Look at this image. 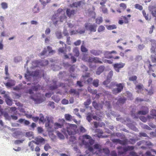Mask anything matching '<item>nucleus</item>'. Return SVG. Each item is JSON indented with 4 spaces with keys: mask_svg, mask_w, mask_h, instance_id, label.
<instances>
[{
    "mask_svg": "<svg viewBox=\"0 0 156 156\" xmlns=\"http://www.w3.org/2000/svg\"><path fill=\"white\" fill-rule=\"evenodd\" d=\"M58 122H55L53 124V128L55 129L61 128L63 127L65 120L63 119H59Z\"/></svg>",
    "mask_w": 156,
    "mask_h": 156,
    "instance_id": "5",
    "label": "nucleus"
},
{
    "mask_svg": "<svg viewBox=\"0 0 156 156\" xmlns=\"http://www.w3.org/2000/svg\"><path fill=\"white\" fill-rule=\"evenodd\" d=\"M105 67L103 66H100L97 69L96 74L98 75H100L104 70Z\"/></svg>",
    "mask_w": 156,
    "mask_h": 156,
    "instance_id": "21",
    "label": "nucleus"
},
{
    "mask_svg": "<svg viewBox=\"0 0 156 156\" xmlns=\"http://www.w3.org/2000/svg\"><path fill=\"white\" fill-rule=\"evenodd\" d=\"M34 143L33 140L30 142L28 143V146L30 147L31 151H34L35 145L34 144Z\"/></svg>",
    "mask_w": 156,
    "mask_h": 156,
    "instance_id": "30",
    "label": "nucleus"
},
{
    "mask_svg": "<svg viewBox=\"0 0 156 156\" xmlns=\"http://www.w3.org/2000/svg\"><path fill=\"white\" fill-rule=\"evenodd\" d=\"M119 6L122 8L123 10L125 9L127 7L126 5L124 3H121L120 4Z\"/></svg>",
    "mask_w": 156,
    "mask_h": 156,
    "instance_id": "58",
    "label": "nucleus"
},
{
    "mask_svg": "<svg viewBox=\"0 0 156 156\" xmlns=\"http://www.w3.org/2000/svg\"><path fill=\"white\" fill-rule=\"evenodd\" d=\"M127 142V140L125 139L123 140H120L119 144L122 145H126Z\"/></svg>",
    "mask_w": 156,
    "mask_h": 156,
    "instance_id": "51",
    "label": "nucleus"
},
{
    "mask_svg": "<svg viewBox=\"0 0 156 156\" xmlns=\"http://www.w3.org/2000/svg\"><path fill=\"white\" fill-rule=\"evenodd\" d=\"M58 16L57 14L56 15L55 14L53 15L51 18V20L53 22V24L55 25L57 24L58 21V20H57Z\"/></svg>",
    "mask_w": 156,
    "mask_h": 156,
    "instance_id": "19",
    "label": "nucleus"
},
{
    "mask_svg": "<svg viewBox=\"0 0 156 156\" xmlns=\"http://www.w3.org/2000/svg\"><path fill=\"white\" fill-rule=\"evenodd\" d=\"M123 151H118V153L119 155H122L125 154L128 151H132L134 149V147L133 146H128L123 148Z\"/></svg>",
    "mask_w": 156,
    "mask_h": 156,
    "instance_id": "7",
    "label": "nucleus"
},
{
    "mask_svg": "<svg viewBox=\"0 0 156 156\" xmlns=\"http://www.w3.org/2000/svg\"><path fill=\"white\" fill-rule=\"evenodd\" d=\"M88 91L93 94H95L97 93L96 90H93L90 87H88L87 88Z\"/></svg>",
    "mask_w": 156,
    "mask_h": 156,
    "instance_id": "33",
    "label": "nucleus"
},
{
    "mask_svg": "<svg viewBox=\"0 0 156 156\" xmlns=\"http://www.w3.org/2000/svg\"><path fill=\"white\" fill-rule=\"evenodd\" d=\"M18 122L21 123L24 122V125H28L30 123L29 121L22 119H20L18 120Z\"/></svg>",
    "mask_w": 156,
    "mask_h": 156,
    "instance_id": "27",
    "label": "nucleus"
},
{
    "mask_svg": "<svg viewBox=\"0 0 156 156\" xmlns=\"http://www.w3.org/2000/svg\"><path fill=\"white\" fill-rule=\"evenodd\" d=\"M126 100V98H120L118 99L116 104H123L125 102Z\"/></svg>",
    "mask_w": 156,
    "mask_h": 156,
    "instance_id": "29",
    "label": "nucleus"
},
{
    "mask_svg": "<svg viewBox=\"0 0 156 156\" xmlns=\"http://www.w3.org/2000/svg\"><path fill=\"white\" fill-rule=\"evenodd\" d=\"M114 53L116 54L117 52L115 51H106L104 53V55L105 58L110 59L113 58V56L112 55V54Z\"/></svg>",
    "mask_w": 156,
    "mask_h": 156,
    "instance_id": "9",
    "label": "nucleus"
},
{
    "mask_svg": "<svg viewBox=\"0 0 156 156\" xmlns=\"http://www.w3.org/2000/svg\"><path fill=\"white\" fill-rule=\"evenodd\" d=\"M76 11L74 9L67 8L66 10L67 16L70 18L73 17L76 13Z\"/></svg>",
    "mask_w": 156,
    "mask_h": 156,
    "instance_id": "10",
    "label": "nucleus"
},
{
    "mask_svg": "<svg viewBox=\"0 0 156 156\" xmlns=\"http://www.w3.org/2000/svg\"><path fill=\"white\" fill-rule=\"evenodd\" d=\"M137 77L136 76H133L129 78V80L130 81H136L137 79Z\"/></svg>",
    "mask_w": 156,
    "mask_h": 156,
    "instance_id": "40",
    "label": "nucleus"
},
{
    "mask_svg": "<svg viewBox=\"0 0 156 156\" xmlns=\"http://www.w3.org/2000/svg\"><path fill=\"white\" fill-rule=\"evenodd\" d=\"M86 29L90 32H95L96 31L97 25L95 24H92L90 23H86L85 24Z\"/></svg>",
    "mask_w": 156,
    "mask_h": 156,
    "instance_id": "6",
    "label": "nucleus"
},
{
    "mask_svg": "<svg viewBox=\"0 0 156 156\" xmlns=\"http://www.w3.org/2000/svg\"><path fill=\"white\" fill-rule=\"evenodd\" d=\"M73 52L74 54V56L76 57H78L80 55L79 51L78 48L75 47L73 49Z\"/></svg>",
    "mask_w": 156,
    "mask_h": 156,
    "instance_id": "25",
    "label": "nucleus"
},
{
    "mask_svg": "<svg viewBox=\"0 0 156 156\" xmlns=\"http://www.w3.org/2000/svg\"><path fill=\"white\" fill-rule=\"evenodd\" d=\"M150 115L153 116L154 117H156V110L152 109L150 111Z\"/></svg>",
    "mask_w": 156,
    "mask_h": 156,
    "instance_id": "48",
    "label": "nucleus"
},
{
    "mask_svg": "<svg viewBox=\"0 0 156 156\" xmlns=\"http://www.w3.org/2000/svg\"><path fill=\"white\" fill-rule=\"evenodd\" d=\"M47 49L48 51H49V54H53L55 52V51L54 50H52V48L49 46L47 47Z\"/></svg>",
    "mask_w": 156,
    "mask_h": 156,
    "instance_id": "42",
    "label": "nucleus"
},
{
    "mask_svg": "<svg viewBox=\"0 0 156 156\" xmlns=\"http://www.w3.org/2000/svg\"><path fill=\"white\" fill-rule=\"evenodd\" d=\"M134 6L135 8L137 9H138L140 10H142L143 9V7L142 6V5L138 4H135Z\"/></svg>",
    "mask_w": 156,
    "mask_h": 156,
    "instance_id": "43",
    "label": "nucleus"
},
{
    "mask_svg": "<svg viewBox=\"0 0 156 156\" xmlns=\"http://www.w3.org/2000/svg\"><path fill=\"white\" fill-rule=\"evenodd\" d=\"M110 81L111 80L107 78L106 80L103 82V84L104 85H106L107 87V86H108V85L110 83Z\"/></svg>",
    "mask_w": 156,
    "mask_h": 156,
    "instance_id": "52",
    "label": "nucleus"
},
{
    "mask_svg": "<svg viewBox=\"0 0 156 156\" xmlns=\"http://www.w3.org/2000/svg\"><path fill=\"white\" fill-rule=\"evenodd\" d=\"M124 86V83H119L116 84L117 88H115L112 90L113 93L115 94H116L121 92L123 90Z\"/></svg>",
    "mask_w": 156,
    "mask_h": 156,
    "instance_id": "4",
    "label": "nucleus"
},
{
    "mask_svg": "<svg viewBox=\"0 0 156 156\" xmlns=\"http://www.w3.org/2000/svg\"><path fill=\"white\" fill-rule=\"evenodd\" d=\"M1 5L2 8L4 9H6L8 8V5L7 3L5 2H2Z\"/></svg>",
    "mask_w": 156,
    "mask_h": 156,
    "instance_id": "50",
    "label": "nucleus"
},
{
    "mask_svg": "<svg viewBox=\"0 0 156 156\" xmlns=\"http://www.w3.org/2000/svg\"><path fill=\"white\" fill-rule=\"evenodd\" d=\"M151 59L153 63H156V57L154 55H151Z\"/></svg>",
    "mask_w": 156,
    "mask_h": 156,
    "instance_id": "55",
    "label": "nucleus"
},
{
    "mask_svg": "<svg viewBox=\"0 0 156 156\" xmlns=\"http://www.w3.org/2000/svg\"><path fill=\"white\" fill-rule=\"evenodd\" d=\"M69 55L71 56V61L72 62V63H74L76 62V58L75 57H74V56H72V53L69 54Z\"/></svg>",
    "mask_w": 156,
    "mask_h": 156,
    "instance_id": "54",
    "label": "nucleus"
},
{
    "mask_svg": "<svg viewBox=\"0 0 156 156\" xmlns=\"http://www.w3.org/2000/svg\"><path fill=\"white\" fill-rule=\"evenodd\" d=\"M144 91L147 95H151L154 94V90L153 87L151 86V89L149 90L146 89H144Z\"/></svg>",
    "mask_w": 156,
    "mask_h": 156,
    "instance_id": "20",
    "label": "nucleus"
},
{
    "mask_svg": "<svg viewBox=\"0 0 156 156\" xmlns=\"http://www.w3.org/2000/svg\"><path fill=\"white\" fill-rule=\"evenodd\" d=\"M57 135L58 137L61 139H63L64 138V136L59 131L57 132Z\"/></svg>",
    "mask_w": 156,
    "mask_h": 156,
    "instance_id": "62",
    "label": "nucleus"
},
{
    "mask_svg": "<svg viewBox=\"0 0 156 156\" xmlns=\"http://www.w3.org/2000/svg\"><path fill=\"white\" fill-rule=\"evenodd\" d=\"M82 1H80L77 2H75L70 5V6L71 7L78 8L80 6Z\"/></svg>",
    "mask_w": 156,
    "mask_h": 156,
    "instance_id": "18",
    "label": "nucleus"
},
{
    "mask_svg": "<svg viewBox=\"0 0 156 156\" xmlns=\"http://www.w3.org/2000/svg\"><path fill=\"white\" fill-rule=\"evenodd\" d=\"M93 63L96 64H102L103 62L101 60V59L97 57H94Z\"/></svg>",
    "mask_w": 156,
    "mask_h": 156,
    "instance_id": "28",
    "label": "nucleus"
},
{
    "mask_svg": "<svg viewBox=\"0 0 156 156\" xmlns=\"http://www.w3.org/2000/svg\"><path fill=\"white\" fill-rule=\"evenodd\" d=\"M137 145L138 146L142 145L144 146H150L151 145V143L150 142L144 140H140L137 143Z\"/></svg>",
    "mask_w": 156,
    "mask_h": 156,
    "instance_id": "15",
    "label": "nucleus"
},
{
    "mask_svg": "<svg viewBox=\"0 0 156 156\" xmlns=\"http://www.w3.org/2000/svg\"><path fill=\"white\" fill-rule=\"evenodd\" d=\"M102 151V152L106 155H108L110 154V151L108 148H103L102 150H101Z\"/></svg>",
    "mask_w": 156,
    "mask_h": 156,
    "instance_id": "41",
    "label": "nucleus"
},
{
    "mask_svg": "<svg viewBox=\"0 0 156 156\" xmlns=\"http://www.w3.org/2000/svg\"><path fill=\"white\" fill-rule=\"evenodd\" d=\"M33 90L35 91H37L38 90H40V89L43 90V87L41 86L39 84L37 85V86H33L32 87Z\"/></svg>",
    "mask_w": 156,
    "mask_h": 156,
    "instance_id": "24",
    "label": "nucleus"
},
{
    "mask_svg": "<svg viewBox=\"0 0 156 156\" xmlns=\"http://www.w3.org/2000/svg\"><path fill=\"white\" fill-rule=\"evenodd\" d=\"M39 11V8L37 5L36 4L34 7V8L33 9V11L34 13H36L38 12Z\"/></svg>",
    "mask_w": 156,
    "mask_h": 156,
    "instance_id": "36",
    "label": "nucleus"
},
{
    "mask_svg": "<svg viewBox=\"0 0 156 156\" xmlns=\"http://www.w3.org/2000/svg\"><path fill=\"white\" fill-rule=\"evenodd\" d=\"M99 80L98 79L94 80L92 84L95 87H97L99 85Z\"/></svg>",
    "mask_w": 156,
    "mask_h": 156,
    "instance_id": "37",
    "label": "nucleus"
},
{
    "mask_svg": "<svg viewBox=\"0 0 156 156\" xmlns=\"http://www.w3.org/2000/svg\"><path fill=\"white\" fill-rule=\"evenodd\" d=\"M77 127V126L75 124H68L66 127V129H62V131L64 134H66L67 132L69 135H74L76 133Z\"/></svg>",
    "mask_w": 156,
    "mask_h": 156,
    "instance_id": "2",
    "label": "nucleus"
},
{
    "mask_svg": "<svg viewBox=\"0 0 156 156\" xmlns=\"http://www.w3.org/2000/svg\"><path fill=\"white\" fill-rule=\"evenodd\" d=\"M92 105L95 109H98L99 108V105L96 101H94L93 102Z\"/></svg>",
    "mask_w": 156,
    "mask_h": 156,
    "instance_id": "46",
    "label": "nucleus"
},
{
    "mask_svg": "<svg viewBox=\"0 0 156 156\" xmlns=\"http://www.w3.org/2000/svg\"><path fill=\"white\" fill-rule=\"evenodd\" d=\"M51 0H39L41 3L44 6L46 5L48 3H49Z\"/></svg>",
    "mask_w": 156,
    "mask_h": 156,
    "instance_id": "38",
    "label": "nucleus"
},
{
    "mask_svg": "<svg viewBox=\"0 0 156 156\" xmlns=\"http://www.w3.org/2000/svg\"><path fill=\"white\" fill-rule=\"evenodd\" d=\"M125 65V63L121 62L114 64L113 66L115 70L118 73L119 72V69L123 68Z\"/></svg>",
    "mask_w": 156,
    "mask_h": 156,
    "instance_id": "8",
    "label": "nucleus"
},
{
    "mask_svg": "<svg viewBox=\"0 0 156 156\" xmlns=\"http://www.w3.org/2000/svg\"><path fill=\"white\" fill-rule=\"evenodd\" d=\"M96 23L98 24H100L103 21L102 17H98L96 19Z\"/></svg>",
    "mask_w": 156,
    "mask_h": 156,
    "instance_id": "35",
    "label": "nucleus"
},
{
    "mask_svg": "<svg viewBox=\"0 0 156 156\" xmlns=\"http://www.w3.org/2000/svg\"><path fill=\"white\" fill-rule=\"evenodd\" d=\"M4 116L5 118L8 120L11 119V117L9 115L8 113L6 112H4L3 113Z\"/></svg>",
    "mask_w": 156,
    "mask_h": 156,
    "instance_id": "47",
    "label": "nucleus"
},
{
    "mask_svg": "<svg viewBox=\"0 0 156 156\" xmlns=\"http://www.w3.org/2000/svg\"><path fill=\"white\" fill-rule=\"evenodd\" d=\"M91 102V101L90 99H88L84 103V105L85 106H87L89 105Z\"/></svg>",
    "mask_w": 156,
    "mask_h": 156,
    "instance_id": "57",
    "label": "nucleus"
},
{
    "mask_svg": "<svg viewBox=\"0 0 156 156\" xmlns=\"http://www.w3.org/2000/svg\"><path fill=\"white\" fill-rule=\"evenodd\" d=\"M65 119L67 121H70L72 119V116L69 114H66L65 115Z\"/></svg>",
    "mask_w": 156,
    "mask_h": 156,
    "instance_id": "39",
    "label": "nucleus"
},
{
    "mask_svg": "<svg viewBox=\"0 0 156 156\" xmlns=\"http://www.w3.org/2000/svg\"><path fill=\"white\" fill-rule=\"evenodd\" d=\"M123 19L124 20V23H128L129 22V20L126 16H122Z\"/></svg>",
    "mask_w": 156,
    "mask_h": 156,
    "instance_id": "63",
    "label": "nucleus"
},
{
    "mask_svg": "<svg viewBox=\"0 0 156 156\" xmlns=\"http://www.w3.org/2000/svg\"><path fill=\"white\" fill-rule=\"evenodd\" d=\"M148 10L153 16H156V6L154 5H150L148 6Z\"/></svg>",
    "mask_w": 156,
    "mask_h": 156,
    "instance_id": "11",
    "label": "nucleus"
},
{
    "mask_svg": "<svg viewBox=\"0 0 156 156\" xmlns=\"http://www.w3.org/2000/svg\"><path fill=\"white\" fill-rule=\"evenodd\" d=\"M80 49L81 51L83 52H86L88 51V49L85 47L84 43L81 45Z\"/></svg>",
    "mask_w": 156,
    "mask_h": 156,
    "instance_id": "31",
    "label": "nucleus"
},
{
    "mask_svg": "<svg viewBox=\"0 0 156 156\" xmlns=\"http://www.w3.org/2000/svg\"><path fill=\"white\" fill-rule=\"evenodd\" d=\"M44 148V150L47 151L49 149L51 148V147L48 144H47L45 145Z\"/></svg>",
    "mask_w": 156,
    "mask_h": 156,
    "instance_id": "64",
    "label": "nucleus"
},
{
    "mask_svg": "<svg viewBox=\"0 0 156 156\" xmlns=\"http://www.w3.org/2000/svg\"><path fill=\"white\" fill-rule=\"evenodd\" d=\"M144 87L143 85V84H140L136 85L135 87V89L137 90V92L138 93L140 92L141 93L142 90H144V89H143V87Z\"/></svg>",
    "mask_w": 156,
    "mask_h": 156,
    "instance_id": "22",
    "label": "nucleus"
},
{
    "mask_svg": "<svg viewBox=\"0 0 156 156\" xmlns=\"http://www.w3.org/2000/svg\"><path fill=\"white\" fill-rule=\"evenodd\" d=\"M39 74V70H36L34 72L32 73V74L34 76H37Z\"/></svg>",
    "mask_w": 156,
    "mask_h": 156,
    "instance_id": "53",
    "label": "nucleus"
},
{
    "mask_svg": "<svg viewBox=\"0 0 156 156\" xmlns=\"http://www.w3.org/2000/svg\"><path fill=\"white\" fill-rule=\"evenodd\" d=\"M4 97L5 98V101L7 104L11 106L12 104V100L10 99V97L7 94L4 95Z\"/></svg>",
    "mask_w": 156,
    "mask_h": 156,
    "instance_id": "16",
    "label": "nucleus"
},
{
    "mask_svg": "<svg viewBox=\"0 0 156 156\" xmlns=\"http://www.w3.org/2000/svg\"><path fill=\"white\" fill-rule=\"evenodd\" d=\"M83 139L82 140V144L84 145L85 148L92 152L93 151V148L91 146L94 143L95 141L92 139L91 137L88 135H84L82 136Z\"/></svg>",
    "mask_w": 156,
    "mask_h": 156,
    "instance_id": "1",
    "label": "nucleus"
},
{
    "mask_svg": "<svg viewBox=\"0 0 156 156\" xmlns=\"http://www.w3.org/2000/svg\"><path fill=\"white\" fill-rule=\"evenodd\" d=\"M48 121L45 123V127H47L48 129H51L52 128V125L51 124V123H52V121H51L49 120V118L47 119Z\"/></svg>",
    "mask_w": 156,
    "mask_h": 156,
    "instance_id": "23",
    "label": "nucleus"
},
{
    "mask_svg": "<svg viewBox=\"0 0 156 156\" xmlns=\"http://www.w3.org/2000/svg\"><path fill=\"white\" fill-rule=\"evenodd\" d=\"M142 12L143 16L144 17L146 20H150V19L149 18L148 14H147L144 10H143Z\"/></svg>",
    "mask_w": 156,
    "mask_h": 156,
    "instance_id": "32",
    "label": "nucleus"
},
{
    "mask_svg": "<svg viewBox=\"0 0 156 156\" xmlns=\"http://www.w3.org/2000/svg\"><path fill=\"white\" fill-rule=\"evenodd\" d=\"M108 30H112L114 29H115L117 28L115 24H112V25H109L106 26Z\"/></svg>",
    "mask_w": 156,
    "mask_h": 156,
    "instance_id": "34",
    "label": "nucleus"
},
{
    "mask_svg": "<svg viewBox=\"0 0 156 156\" xmlns=\"http://www.w3.org/2000/svg\"><path fill=\"white\" fill-rule=\"evenodd\" d=\"M65 48L62 47L58 49V51L59 53H63L64 54H66V44H65Z\"/></svg>",
    "mask_w": 156,
    "mask_h": 156,
    "instance_id": "26",
    "label": "nucleus"
},
{
    "mask_svg": "<svg viewBox=\"0 0 156 156\" xmlns=\"http://www.w3.org/2000/svg\"><path fill=\"white\" fill-rule=\"evenodd\" d=\"M113 75V72L112 71H110L108 74L107 79L110 80L112 79Z\"/></svg>",
    "mask_w": 156,
    "mask_h": 156,
    "instance_id": "45",
    "label": "nucleus"
},
{
    "mask_svg": "<svg viewBox=\"0 0 156 156\" xmlns=\"http://www.w3.org/2000/svg\"><path fill=\"white\" fill-rule=\"evenodd\" d=\"M44 141V139L43 137L40 136H38L36 137L35 139V141L33 140L34 143L37 145H38L40 143H42Z\"/></svg>",
    "mask_w": 156,
    "mask_h": 156,
    "instance_id": "12",
    "label": "nucleus"
},
{
    "mask_svg": "<svg viewBox=\"0 0 156 156\" xmlns=\"http://www.w3.org/2000/svg\"><path fill=\"white\" fill-rule=\"evenodd\" d=\"M115 85H116L115 83L114 82H112L111 83L109 86H107V87H108L109 88H111L112 87H114Z\"/></svg>",
    "mask_w": 156,
    "mask_h": 156,
    "instance_id": "61",
    "label": "nucleus"
},
{
    "mask_svg": "<svg viewBox=\"0 0 156 156\" xmlns=\"http://www.w3.org/2000/svg\"><path fill=\"white\" fill-rule=\"evenodd\" d=\"M69 94H73L75 95L77 98H79L80 95V93L78 90L74 89H71L69 91Z\"/></svg>",
    "mask_w": 156,
    "mask_h": 156,
    "instance_id": "17",
    "label": "nucleus"
},
{
    "mask_svg": "<svg viewBox=\"0 0 156 156\" xmlns=\"http://www.w3.org/2000/svg\"><path fill=\"white\" fill-rule=\"evenodd\" d=\"M90 53L95 56H99L102 54L103 52L102 51L100 50H96L92 49L90 51Z\"/></svg>",
    "mask_w": 156,
    "mask_h": 156,
    "instance_id": "14",
    "label": "nucleus"
},
{
    "mask_svg": "<svg viewBox=\"0 0 156 156\" xmlns=\"http://www.w3.org/2000/svg\"><path fill=\"white\" fill-rule=\"evenodd\" d=\"M139 136L141 137H148V136L146 133L141 132L139 133Z\"/></svg>",
    "mask_w": 156,
    "mask_h": 156,
    "instance_id": "59",
    "label": "nucleus"
},
{
    "mask_svg": "<svg viewBox=\"0 0 156 156\" xmlns=\"http://www.w3.org/2000/svg\"><path fill=\"white\" fill-rule=\"evenodd\" d=\"M105 30V27L103 25H101L98 28V31L99 32H101L104 30Z\"/></svg>",
    "mask_w": 156,
    "mask_h": 156,
    "instance_id": "49",
    "label": "nucleus"
},
{
    "mask_svg": "<svg viewBox=\"0 0 156 156\" xmlns=\"http://www.w3.org/2000/svg\"><path fill=\"white\" fill-rule=\"evenodd\" d=\"M67 19L66 16L63 15L62 16H61L60 17V21L61 22H63L64 20H66Z\"/></svg>",
    "mask_w": 156,
    "mask_h": 156,
    "instance_id": "60",
    "label": "nucleus"
},
{
    "mask_svg": "<svg viewBox=\"0 0 156 156\" xmlns=\"http://www.w3.org/2000/svg\"><path fill=\"white\" fill-rule=\"evenodd\" d=\"M140 119L144 122H146L147 121V117L143 116H141L139 117Z\"/></svg>",
    "mask_w": 156,
    "mask_h": 156,
    "instance_id": "56",
    "label": "nucleus"
},
{
    "mask_svg": "<svg viewBox=\"0 0 156 156\" xmlns=\"http://www.w3.org/2000/svg\"><path fill=\"white\" fill-rule=\"evenodd\" d=\"M140 110L138 111L136 113H133V111L131 112V115L134 117L135 118H138L137 115H144L147 114L149 112V108L148 107L146 106H142L141 107Z\"/></svg>",
    "mask_w": 156,
    "mask_h": 156,
    "instance_id": "3",
    "label": "nucleus"
},
{
    "mask_svg": "<svg viewBox=\"0 0 156 156\" xmlns=\"http://www.w3.org/2000/svg\"><path fill=\"white\" fill-rule=\"evenodd\" d=\"M100 8L101 9L103 13L104 14L108 13V11L107 9L105 6H101Z\"/></svg>",
    "mask_w": 156,
    "mask_h": 156,
    "instance_id": "44",
    "label": "nucleus"
},
{
    "mask_svg": "<svg viewBox=\"0 0 156 156\" xmlns=\"http://www.w3.org/2000/svg\"><path fill=\"white\" fill-rule=\"evenodd\" d=\"M145 63L149 64L148 66V70L147 71V73L149 75H150L152 72H154V70L152 68V65L151 64V62L149 60H148Z\"/></svg>",
    "mask_w": 156,
    "mask_h": 156,
    "instance_id": "13",
    "label": "nucleus"
}]
</instances>
